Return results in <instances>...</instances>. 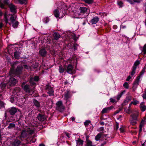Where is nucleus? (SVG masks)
<instances>
[{
    "instance_id": "nucleus-1",
    "label": "nucleus",
    "mask_w": 146,
    "mask_h": 146,
    "mask_svg": "<svg viewBox=\"0 0 146 146\" xmlns=\"http://www.w3.org/2000/svg\"><path fill=\"white\" fill-rule=\"evenodd\" d=\"M60 4V5L55 9L53 12L55 17L59 18L63 17L66 13V11L70 9V7L68 8L67 5L63 3H61Z\"/></svg>"
},
{
    "instance_id": "nucleus-2",
    "label": "nucleus",
    "mask_w": 146,
    "mask_h": 146,
    "mask_svg": "<svg viewBox=\"0 0 146 146\" xmlns=\"http://www.w3.org/2000/svg\"><path fill=\"white\" fill-rule=\"evenodd\" d=\"M17 17L15 15H7L6 13L4 14V20L6 24H11L14 28H17L19 25V22L17 20Z\"/></svg>"
},
{
    "instance_id": "nucleus-3",
    "label": "nucleus",
    "mask_w": 146,
    "mask_h": 146,
    "mask_svg": "<svg viewBox=\"0 0 146 146\" xmlns=\"http://www.w3.org/2000/svg\"><path fill=\"white\" fill-rule=\"evenodd\" d=\"M139 112L137 111H134L131 115L129 121L131 125H135L137 124V122L139 121Z\"/></svg>"
},
{
    "instance_id": "nucleus-4",
    "label": "nucleus",
    "mask_w": 146,
    "mask_h": 146,
    "mask_svg": "<svg viewBox=\"0 0 146 146\" xmlns=\"http://www.w3.org/2000/svg\"><path fill=\"white\" fill-rule=\"evenodd\" d=\"M22 69L23 68L21 66H18L16 70L15 71L14 67L13 66L10 70L9 75L13 76L19 75L21 73Z\"/></svg>"
},
{
    "instance_id": "nucleus-5",
    "label": "nucleus",
    "mask_w": 146,
    "mask_h": 146,
    "mask_svg": "<svg viewBox=\"0 0 146 146\" xmlns=\"http://www.w3.org/2000/svg\"><path fill=\"white\" fill-rule=\"evenodd\" d=\"M33 133V131L30 128H27L23 130L21 133V136L23 137H26L29 134H32Z\"/></svg>"
},
{
    "instance_id": "nucleus-6",
    "label": "nucleus",
    "mask_w": 146,
    "mask_h": 146,
    "mask_svg": "<svg viewBox=\"0 0 146 146\" xmlns=\"http://www.w3.org/2000/svg\"><path fill=\"white\" fill-rule=\"evenodd\" d=\"M56 109L60 111H64L65 109L64 106L63 105L62 101H59L56 103Z\"/></svg>"
},
{
    "instance_id": "nucleus-7",
    "label": "nucleus",
    "mask_w": 146,
    "mask_h": 146,
    "mask_svg": "<svg viewBox=\"0 0 146 146\" xmlns=\"http://www.w3.org/2000/svg\"><path fill=\"white\" fill-rule=\"evenodd\" d=\"M65 70L68 73L70 74H73L75 72L73 67L71 64H69L65 67Z\"/></svg>"
},
{
    "instance_id": "nucleus-8",
    "label": "nucleus",
    "mask_w": 146,
    "mask_h": 146,
    "mask_svg": "<svg viewBox=\"0 0 146 146\" xmlns=\"http://www.w3.org/2000/svg\"><path fill=\"white\" fill-rule=\"evenodd\" d=\"M22 88L24 90L28 93H30L31 92L33 91L34 88H31V86L28 84H27L23 87Z\"/></svg>"
},
{
    "instance_id": "nucleus-9",
    "label": "nucleus",
    "mask_w": 146,
    "mask_h": 146,
    "mask_svg": "<svg viewBox=\"0 0 146 146\" xmlns=\"http://www.w3.org/2000/svg\"><path fill=\"white\" fill-rule=\"evenodd\" d=\"M17 82V81L16 79L11 76L9 82L7 83V84L10 86H13L16 84Z\"/></svg>"
},
{
    "instance_id": "nucleus-10",
    "label": "nucleus",
    "mask_w": 146,
    "mask_h": 146,
    "mask_svg": "<svg viewBox=\"0 0 146 146\" xmlns=\"http://www.w3.org/2000/svg\"><path fill=\"white\" fill-rule=\"evenodd\" d=\"M46 89L48 91L47 93L50 96L54 95V90L53 88L50 86L48 84L46 86Z\"/></svg>"
},
{
    "instance_id": "nucleus-11",
    "label": "nucleus",
    "mask_w": 146,
    "mask_h": 146,
    "mask_svg": "<svg viewBox=\"0 0 146 146\" xmlns=\"http://www.w3.org/2000/svg\"><path fill=\"white\" fill-rule=\"evenodd\" d=\"M8 6L12 12L13 13H16L17 12V7L15 5L11 3L8 5Z\"/></svg>"
},
{
    "instance_id": "nucleus-12",
    "label": "nucleus",
    "mask_w": 146,
    "mask_h": 146,
    "mask_svg": "<svg viewBox=\"0 0 146 146\" xmlns=\"http://www.w3.org/2000/svg\"><path fill=\"white\" fill-rule=\"evenodd\" d=\"M21 142L17 139H14L11 142V146H19Z\"/></svg>"
},
{
    "instance_id": "nucleus-13",
    "label": "nucleus",
    "mask_w": 146,
    "mask_h": 146,
    "mask_svg": "<svg viewBox=\"0 0 146 146\" xmlns=\"http://www.w3.org/2000/svg\"><path fill=\"white\" fill-rule=\"evenodd\" d=\"M114 108L113 106L104 108L102 110L101 113L102 114L109 113L110 111Z\"/></svg>"
},
{
    "instance_id": "nucleus-14",
    "label": "nucleus",
    "mask_w": 146,
    "mask_h": 146,
    "mask_svg": "<svg viewBox=\"0 0 146 146\" xmlns=\"http://www.w3.org/2000/svg\"><path fill=\"white\" fill-rule=\"evenodd\" d=\"M39 80V77L38 76H35L34 78L31 77L30 79L29 82L31 84L34 85L35 83L33 81H37Z\"/></svg>"
},
{
    "instance_id": "nucleus-15",
    "label": "nucleus",
    "mask_w": 146,
    "mask_h": 146,
    "mask_svg": "<svg viewBox=\"0 0 146 146\" xmlns=\"http://www.w3.org/2000/svg\"><path fill=\"white\" fill-rule=\"evenodd\" d=\"M140 78V76L139 75L136 78L135 81L133 83V88H136L137 87L139 84Z\"/></svg>"
},
{
    "instance_id": "nucleus-16",
    "label": "nucleus",
    "mask_w": 146,
    "mask_h": 146,
    "mask_svg": "<svg viewBox=\"0 0 146 146\" xmlns=\"http://www.w3.org/2000/svg\"><path fill=\"white\" fill-rule=\"evenodd\" d=\"M9 110V112L11 115H14L17 111V109L13 107L11 108Z\"/></svg>"
},
{
    "instance_id": "nucleus-17",
    "label": "nucleus",
    "mask_w": 146,
    "mask_h": 146,
    "mask_svg": "<svg viewBox=\"0 0 146 146\" xmlns=\"http://www.w3.org/2000/svg\"><path fill=\"white\" fill-rule=\"evenodd\" d=\"M64 99L66 100L70 98L71 96L70 91L68 90L66 91L64 93Z\"/></svg>"
},
{
    "instance_id": "nucleus-18",
    "label": "nucleus",
    "mask_w": 146,
    "mask_h": 146,
    "mask_svg": "<svg viewBox=\"0 0 146 146\" xmlns=\"http://www.w3.org/2000/svg\"><path fill=\"white\" fill-rule=\"evenodd\" d=\"M140 108L142 111H144L146 110V106L144 102H142L141 103L140 105Z\"/></svg>"
},
{
    "instance_id": "nucleus-19",
    "label": "nucleus",
    "mask_w": 146,
    "mask_h": 146,
    "mask_svg": "<svg viewBox=\"0 0 146 146\" xmlns=\"http://www.w3.org/2000/svg\"><path fill=\"white\" fill-rule=\"evenodd\" d=\"M39 53L41 56H44L46 54L47 52L45 49L43 48L40 50Z\"/></svg>"
},
{
    "instance_id": "nucleus-20",
    "label": "nucleus",
    "mask_w": 146,
    "mask_h": 146,
    "mask_svg": "<svg viewBox=\"0 0 146 146\" xmlns=\"http://www.w3.org/2000/svg\"><path fill=\"white\" fill-rule=\"evenodd\" d=\"M14 1L17 4H26L27 3V0H14Z\"/></svg>"
},
{
    "instance_id": "nucleus-21",
    "label": "nucleus",
    "mask_w": 146,
    "mask_h": 146,
    "mask_svg": "<svg viewBox=\"0 0 146 146\" xmlns=\"http://www.w3.org/2000/svg\"><path fill=\"white\" fill-rule=\"evenodd\" d=\"M79 10L80 13L82 14L86 13L87 11V9L84 7H80L79 8Z\"/></svg>"
},
{
    "instance_id": "nucleus-22",
    "label": "nucleus",
    "mask_w": 146,
    "mask_h": 146,
    "mask_svg": "<svg viewBox=\"0 0 146 146\" xmlns=\"http://www.w3.org/2000/svg\"><path fill=\"white\" fill-rule=\"evenodd\" d=\"M76 146H82L83 144V141L81 139L78 138L76 140Z\"/></svg>"
},
{
    "instance_id": "nucleus-23",
    "label": "nucleus",
    "mask_w": 146,
    "mask_h": 146,
    "mask_svg": "<svg viewBox=\"0 0 146 146\" xmlns=\"http://www.w3.org/2000/svg\"><path fill=\"white\" fill-rule=\"evenodd\" d=\"M38 119L40 121H43L45 119V116L43 115H42L40 114H38L37 117Z\"/></svg>"
},
{
    "instance_id": "nucleus-24",
    "label": "nucleus",
    "mask_w": 146,
    "mask_h": 146,
    "mask_svg": "<svg viewBox=\"0 0 146 146\" xmlns=\"http://www.w3.org/2000/svg\"><path fill=\"white\" fill-rule=\"evenodd\" d=\"M145 121H146V120L145 119L144 120H142L141 121L139 127V133H141L142 131V128L144 125V122Z\"/></svg>"
},
{
    "instance_id": "nucleus-25",
    "label": "nucleus",
    "mask_w": 146,
    "mask_h": 146,
    "mask_svg": "<svg viewBox=\"0 0 146 146\" xmlns=\"http://www.w3.org/2000/svg\"><path fill=\"white\" fill-rule=\"evenodd\" d=\"M99 20V18L97 17H96L93 18L90 22L92 24H96Z\"/></svg>"
},
{
    "instance_id": "nucleus-26",
    "label": "nucleus",
    "mask_w": 146,
    "mask_h": 146,
    "mask_svg": "<svg viewBox=\"0 0 146 146\" xmlns=\"http://www.w3.org/2000/svg\"><path fill=\"white\" fill-rule=\"evenodd\" d=\"M88 137H87L86 139V146H95L94 145L92 144V141L88 139Z\"/></svg>"
},
{
    "instance_id": "nucleus-27",
    "label": "nucleus",
    "mask_w": 146,
    "mask_h": 146,
    "mask_svg": "<svg viewBox=\"0 0 146 146\" xmlns=\"http://www.w3.org/2000/svg\"><path fill=\"white\" fill-rule=\"evenodd\" d=\"M60 37V35L57 33H54L53 34L54 38L55 40L58 39Z\"/></svg>"
},
{
    "instance_id": "nucleus-28",
    "label": "nucleus",
    "mask_w": 146,
    "mask_h": 146,
    "mask_svg": "<svg viewBox=\"0 0 146 146\" xmlns=\"http://www.w3.org/2000/svg\"><path fill=\"white\" fill-rule=\"evenodd\" d=\"M33 102L35 105L38 108L40 107V103L37 100H36L34 99L33 101Z\"/></svg>"
},
{
    "instance_id": "nucleus-29",
    "label": "nucleus",
    "mask_w": 146,
    "mask_h": 146,
    "mask_svg": "<svg viewBox=\"0 0 146 146\" xmlns=\"http://www.w3.org/2000/svg\"><path fill=\"white\" fill-rule=\"evenodd\" d=\"M125 90H123L117 96V99L118 100H119V98L122 96V95L125 93Z\"/></svg>"
},
{
    "instance_id": "nucleus-30",
    "label": "nucleus",
    "mask_w": 146,
    "mask_h": 146,
    "mask_svg": "<svg viewBox=\"0 0 146 146\" xmlns=\"http://www.w3.org/2000/svg\"><path fill=\"white\" fill-rule=\"evenodd\" d=\"M102 134L103 133L102 132L99 133L95 137V140L96 141L99 140Z\"/></svg>"
},
{
    "instance_id": "nucleus-31",
    "label": "nucleus",
    "mask_w": 146,
    "mask_h": 146,
    "mask_svg": "<svg viewBox=\"0 0 146 146\" xmlns=\"http://www.w3.org/2000/svg\"><path fill=\"white\" fill-rule=\"evenodd\" d=\"M20 54L19 52H15L14 53V57L15 59H18L20 57Z\"/></svg>"
},
{
    "instance_id": "nucleus-32",
    "label": "nucleus",
    "mask_w": 146,
    "mask_h": 146,
    "mask_svg": "<svg viewBox=\"0 0 146 146\" xmlns=\"http://www.w3.org/2000/svg\"><path fill=\"white\" fill-rule=\"evenodd\" d=\"M132 99V97L131 96H129L126 98L124 101V103H128L129 101H130Z\"/></svg>"
},
{
    "instance_id": "nucleus-33",
    "label": "nucleus",
    "mask_w": 146,
    "mask_h": 146,
    "mask_svg": "<svg viewBox=\"0 0 146 146\" xmlns=\"http://www.w3.org/2000/svg\"><path fill=\"white\" fill-rule=\"evenodd\" d=\"M65 70V68H64L61 66H59V71L60 73H63Z\"/></svg>"
},
{
    "instance_id": "nucleus-34",
    "label": "nucleus",
    "mask_w": 146,
    "mask_h": 146,
    "mask_svg": "<svg viewBox=\"0 0 146 146\" xmlns=\"http://www.w3.org/2000/svg\"><path fill=\"white\" fill-rule=\"evenodd\" d=\"M136 67H133L132 71L130 73V75L132 76L135 73Z\"/></svg>"
},
{
    "instance_id": "nucleus-35",
    "label": "nucleus",
    "mask_w": 146,
    "mask_h": 146,
    "mask_svg": "<svg viewBox=\"0 0 146 146\" xmlns=\"http://www.w3.org/2000/svg\"><path fill=\"white\" fill-rule=\"evenodd\" d=\"M15 127V125L14 123H10L8 128L9 129H11L12 128H14Z\"/></svg>"
},
{
    "instance_id": "nucleus-36",
    "label": "nucleus",
    "mask_w": 146,
    "mask_h": 146,
    "mask_svg": "<svg viewBox=\"0 0 146 146\" xmlns=\"http://www.w3.org/2000/svg\"><path fill=\"white\" fill-rule=\"evenodd\" d=\"M142 51L144 54H146V44L143 46Z\"/></svg>"
},
{
    "instance_id": "nucleus-37",
    "label": "nucleus",
    "mask_w": 146,
    "mask_h": 146,
    "mask_svg": "<svg viewBox=\"0 0 146 146\" xmlns=\"http://www.w3.org/2000/svg\"><path fill=\"white\" fill-rule=\"evenodd\" d=\"M140 62L138 60H136L133 66V67H136V68H137V66L139 64Z\"/></svg>"
},
{
    "instance_id": "nucleus-38",
    "label": "nucleus",
    "mask_w": 146,
    "mask_h": 146,
    "mask_svg": "<svg viewBox=\"0 0 146 146\" xmlns=\"http://www.w3.org/2000/svg\"><path fill=\"white\" fill-rule=\"evenodd\" d=\"M123 86L126 89L129 88V85L127 82H125L123 85Z\"/></svg>"
},
{
    "instance_id": "nucleus-39",
    "label": "nucleus",
    "mask_w": 146,
    "mask_h": 146,
    "mask_svg": "<svg viewBox=\"0 0 146 146\" xmlns=\"http://www.w3.org/2000/svg\"><path fill=\"white\" fill-rule=\"evenodd\" d=\"M117 4L120 7H121L123 6V3L121 1H117Z\"/></svg>"
},
{
    "instance_id": "nucleus-40",
    "label": "nucleus",
    "mask_w": 146,
    "mask_h": 146,
    "mask_svg": "<svg viewBox=\"0 0 146 146\" xmlns=\"http://www.w3.org/2000/svg\"><path fill=\"white\" fill-rule=\"evenodd\" d=\"M43 21L44 23H46L49 21V19L48 17H45Z\"/></svg>"
},
{
    "instance_id": "nucleus-41",
    "label": "nucleus",
    "mask_w": 146,
    "mask_h": 146,
    "mask_svg": "<svg viewBox=\"0 0 146 146\" xmlns=\"http://www.w3.org/2000/svg\"><path fill=\"white\" fill-rule=\"evenodd\" d=\"M146 67H144L143 68V69H142V71H141V72H140V76H141V75H142L143 74L145 71V69H146Z\"/></svg>"
},
{
    "instance_id": "nucleus-42",
    "label": "nucleus",
    "mask_w": 146,
    "mask_h": 146,
    "mask_svg": "<svg viewBox=\"0 0 146 146\" xmlns=\"http://www.w3.org/2000/svg\"><path fill=\"white\" fill-rule=\"evenodd\" d=\"M134 101L133 102H131V103L133 104L134 105H136L137 104L139 103V102L137 100H134L133 99Z\"/></svg>"
},
{
    "instance_id": "nucleus-43",
    "label": "nucleus",
    "mask_w": 146,
    "mask_h": 146,
    "mask_svg": "<svg viewBox=\"0 0 146 146\" xmlns=\"http://www.w3.org/2000/svg\"><path fill=\"white\" fill-rule=\"evenodd\" d=\"M1 88L2 90H4L6 86L5 83H2L1 84Z\"/></svg>"
},
{
    "instance_id": "nucleus-44",
    "label": "nucleus",
    "mask_w": 146,
    "mask_h": 146,
    "mask_svg": "<svg viewBox=\"0 0 146 146\" xmlns=\"http://www.w3.org/2000/svg\"><path fill=\"white\" fill-rule=\"evenodd\" d=\"M85 2L86 3L91 4L93 2V0H85Z\"/></svg>"
},
{
    "instance_id": "nucleus-45",
    "label": "nucleus",
    "mask_w": 146,
    "mask_h": 146,
    "mask_svg": "<svg viewBox=\"0 0 146 146\" xmlns=\"http://www.w3.org/2000/svg\"><path fill=\"white\" fill-rule=\"evenodd\" d=\"M24 68L26 69H27L29 70H31V68L29 66H28L27 65H24Z\"/></svg>"
},
{
    "instance_id": "nucleus-46",
    "label": "nucleus",
    "mask_w": 146,
    "mask_h": 146,
    "mask_svg": "<svg viewBox=\"0 0 146 146\" xmlns=\"http://www.w3.org/2000/svg\"><path fill=\"white\" fill-rule=\"evenodd\" d=\"M90 121L87 120L85 122H84V125L85 126H87L90 123Z\"/></svg>"
},
{
    "instance_id": "nucleus-47",
    "label": "nucleus",
    "mask_w": 146,
    "mask_h": 146,
    "mask_svg": "<svg viewBox=\"0 0 146 146\" xmlns=\"http://www.w3.org/2000/svg\"><path fill=\"white\" fill-rule=\"evenodd\" d=\"M125 111L128 114H129L131 113L130 109L129 108L128 109L125 110Z\"/></svg>"
},
{
    "instance_id": "nucleus-48",
    "label": "nucleus",
    "mask_w": 146,
    "mask_h": 146,
    "mask_svg": "<svg viewBox=\"0 0 146 146\" xmlns=\"http://www.w3.org/2000/svg\"><path fill=\"white\" fill-rule=\"evenodd\" d=\"M104 130L103 127H101L97 129V131L100 132L103 131Z\"/></svg>"
},
{
    "instance_id": "nucleus-49",
    "label": "nucleus",
    "mask_w": 146,
    "mask_h": 146,
    "mask_svg": "<svg viewBox=\"0 0 146 146\" xmlns=\"http://www.w3.org/2000/svg\"><path fill=\"white\" fill-rule=\"evenodd\" d=\"M4 103L0 101V108L4 107Z\"/></svg>"
},
{
    "instance_id": "nucleus-50",
    "label": "nucleus",
    "mask_w": 146,
    "mask_h": 146,
    "mask_svg": "<svg viewBox=\"0 0 146 146\" xmlns=\"http://www.w3.org/2000/svg\"><path fill=\"white\" fill-rule=\"evenodd\" d=\"M110 102H111L112 103H114L115 102H116L115 99H113L112 98H110Z\"/></svg>"
},
{
    "instance_id": "nucleus-51",
    "label": "nucleus",
    "mask_w": 146,
    "mask_h": 146,
    "mask_svg": "<svg viewBox=\"0 0 146 146\" xmlns=\"http://www.w3.org/2000/svg\"><path fill=\"white\" fill-rule=\"evenodd\" d=\"M121 110H122V109H121V108H119V109L118 110L116 111L115 112L114 114H116L117 113H118Z\"/></svg>"
},
{
    "instance_id": "nucleus-52",
    "label": "nucleus",
    "mask_w": 146,
    "mask_h": 146,
    "mask_svg": "<svg viewBox=\"0 0 146 146\" xmlns=\"http://www.w3.org/2000/svg\"><path fill=\"white\" fill-rule=\"evenodd\" d=\"M65 134L66 135V136L68 138H70V137H71L70 134L68 132H65Z\"/></svg>"
},
{
    "instance_id": "nucleus-53",
    "label": "nucleus",
    "mask_w": 146,
    "mask_h": 146,
    "mask_svg": "<svg viewBox=\"0 0 146 146\" xmlns=\"http://www.w3.org/2000/svg\"><path fill=\"white\" fill-rule=\"evenodd\" d=\"M142 96L144 99H146V93L145 92V93L143 94Z\"/></svg>"
},
{
    "instance_id": "nucleus-54",
    "label": "nucleus",
    "mask_w": 146,
    "mask_h": 146,
    "mask_svg": "<svg viewBox=\"0 0 146 146\" xmlns=\"http://www.w3.org/2000/svg\"><path fill=\"white\" fill-rule=\"evenodd\" d=\"M9 0H4L3 2L5 4H6L8 5L9 4H8Z\"/></svg>"
},
{
    "instance_id": "nucleus-55",
    "label": "nucleus",
    "mask_w": 146,
    "mask_h": 146,
    "mask_svg": "<svg viewBox=\"0 0 146 146\" xmlns=\"http://www.w3.org/2000/svg\"><path fill=\"white\" fill-rule=\"evenodd\" d=\"M20 88H16L14 89V90H15V91L17 90V91H16V92H19L20 91Z\"/></svg>"
},
{
    "instance_id": "nucleus-56",
    "label": "nucleus",
    "mask_w": 146,
    "mask_h": 146,
    "mask_svg": "<svg viewBox=\"0 0 146 146\" xmlns=\"http://www.w3.org/2000/svg\"><path fill=\"white\" fill-rule=\"evenodd\" d=\"M120 130L121 132H123L124 131V129L123 127H121L120 128Z\"/></svg>"
},
{
    "instance_id": "nucleus-57",
    "label": "nucleus",
    "mask_w": 146,
    "mask_h": 146,
    "mask_svg": "<svg viewBox=\"0 0 146 146\" xmlns=\"http://www.w3.org/2000/svg\"><path fill=\"white\" fill-rule=\"evenodd\" d=\"M131 78V77L130 76H128V77L127 78H126V80L127 81H129V80L130 79V78Z\"/></svg>"
},
{
    "instance_id": "nucleus-58",
    "label": "nucleus",
    "mask_w": 146,
    "mask_h": 146,
    "mask_svg": "<svg viewBox=\"0 0 146 146\" xmlns=\"http://www.w3.org/2000/svg\"><path fill=\"white\" fill-rule=\"evenodd\" d=\"M4 4H3L2 3H0V7H1L2 8H4Z\"/></svg>"
},
{
    "instance_id": "nucleus-59",
    "label": "nucleus",
    "mask_w": 146,
    "mask_h": 146,
    "mask_svg": "<svg viewBox=\"0 0 146 146\" xmlns=\"http://www.w3.org/2000/svg\"><path fill=\"white\" fill-rule=\"evenodd\" d=\"M25 84L26 82H23L22 83V84L21 85V87H22V88H23V86H24V85H26Z\"/></svg>"
},
{
    "instance_id": "nucleus-60",
    "label": "nucleus",
    "mask_w": 146,
    "mask_h": 146,
    "mask_svg": "<svg viewBox=\"0 0 146 146\" xmlns=\"http://www.w3.org/2000/svg\"><path fill=\"white\" fill-rule=\"evenodd\" d=\"M73 39L74 40H77V37L75 35H74V36L73 37Z\"/></svg>"
},
{
    "instance_id": "nucleus-61",
    "label": "nucleus",
    "mask_w": 146,
    "mask_h": 146,
    "mask_svg": "<svg viewBox=\"0 0 146 146\" xmlns=\"http://www.w3.org/2000/svg\"><path fill=\"white\" fill-rule=\"evenodd\" d=\"M3 26V24L2 22L0 23V29H1Z\"/></svg>"
},
{
    "instance_id": "nucleus-62",
    "label": "nucleus",
    "mask_w": 146,
    "mask_h": 146,
    "mask_svg": "<svg viewBox=\"0 0 146 146\" xmlns=\"http://www.w3.org/2000/svg\"><path fill=\"white\" fill-rule=\"evenodd\" d=\"M121 27L122 29H125L126 28V26L123 25H121Z\"/></svg>"
},
{
    "instance_id": "nucleus-63",
    "label": "nucleus",
    "mask_w": 146,
    "mask_h": 146,
    "mask_svg": "<svg viewBox=\"0 0 146 146\" xmlns=\"http://www.w3.org/2000/svg\"><path fill=\"white\" fill-rule=\"evenodd\" d=\"M64 84L65 85L68 84V82L67 80H66V81L64 82Z\"/></svg>"
},
{
    "instance_id": "nucleus-64",
    "label": "nucleus",
    "mask_w": 146,
    "mask_h": 146,
    "mask_svg": "<svg viewBox=\"0 0 146 146\" xmlns=\"http://www.w3.org/2000/svg\"><path fill=\"white\" fill-rule=\"evenodd\" d=\"M71 119L72 120V121H74V120H75V118H74V117H71Z\"/></svg>"
}]
</instances>
